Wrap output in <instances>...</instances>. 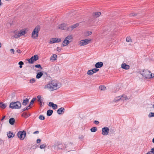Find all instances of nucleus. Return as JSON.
Returning <instances> with one entry per match:
<instances>
[{"instance_id": "aec40b11", "label": "nucleus", "mask_w": 154, "mask_h": 154, "mask_svg": "<svg viewBox=\"0 0 154 154\" xmlns=\"http://www.w3.org/2000/svg\"><path fill=\"white\" fill-rule=\"evenodd\" d=\"M70 42H72V35H69L65 38Z\"/></svg>"}, {"instance_id": "473e14b6", "label": "nucleus", "mask_w": 154, "mask_h": 154, "mask_svg": "<svg viewBox=\"0 0 154 154\" xmlns=\"http://www.w3.org/2000/svg\"><path fill=\"white\" fill-rule=\"evenodd\" d=\"M30 106L29 105L28 106L22 109L21 111L22 112H23L24 111H25L26 110H28V109H29L30 108Z\"/></svg>"}, {"instance_id": "2f4dec72", "label": "nucleus", "mask_w": 154, "mask_h": 154, "mask_svg": "<svg viewBox=\"0 0 154 154\" xmlns=\"http://www.w3.org/2000/svg\"><path fill=\"white\" fill-rule=\"evenodd\" d=\"M36 100V98H33L30 102V103L29 104V106H30L31 105L33 104V103H34V101Z\"/></svg>"}, {"instance_id": "a18cd8bd", "label": "nucleus", "mask_w": 154, "mask_h": 154, "mask_svg": "<svg viewBox=\"0 0 154 154\" xmlns=\"http://www.w3.org/2000/svg\"><path fill=\"white\" fill-rule=\"evenodd\" d=\"M137 15V14L135 13H132L130 14V15L131 17H134Z\"/></svg>"}, {"instance_id": "0eeeda50", "label": "nucleus", "mask_w": 154, "mask_h": 154, "mask_svg": "<svg viewBox=\"0 0 154 154\" xmlns=\"http://www.w3.org/2000/svg\"><path fill=\"white\" fill-rule=\"evenodd\" d=\"M91 41V39H85L82 40L79 42V45L80 46H84L89 44Z\"/></svg>"}, {"instance_id": "680f3d73", "label": "nucleus", "mask_w": 154, "mask_h": 154, "mask_svg": "<svg viewBox=\"0 0 154 154\" xmlns=\"http://www.w3.org/2000/svg\"><path fill=\"white\" fill-rule=\"evenodd\" d=\"M17 52L18 53H20L21 52L20 50H17Z\"/></svg>"}, {"instance_id": "ddd939ff", "label": "nucleus", "mask_w": 154, "mask_h": 154, "mask_svg": "<svg viewBox=\"0 0 154 154\" xmlns=\"http://www.w3.org/2000/svg\"><path fill=\"white\" fill-rule=\"evenodd\" d=\"M7 135L9 138H11V137H13L14 136L15 134L9 131V132L7 133Z\"/></svg>"}, {"instance_id": "6ab92c4d", "label": "nucleus", "mask_w": 154, "mask_h": 154, "mask_svg": "<svg viewBox=\"0 0 154 154\" xmlns=\"http://www.w3.org/2000/svg\"><path fill=\"white\" fill-rule=\"evenodd\" d=\"M7 106V105L6 104L2 102H0V107L1 108L3 109H5Z\"/></svg>"}, {"instance_id": "72a5a7b5", "label": "nucleus", "mask_w": 154, "mask_h": 154, "mask_svg": "<svg viewBox=\"0 0 154 154\" xmlns=\"http://www.w3.org/2000/svg\"><path fill=\"white\" fill-rule=\"evenodd\" d=\"M99 89L101 91H104L106 89V88L105 86H101L99 87Z\"/></svg>"}, {"instance_id": "bf43d9fd", "label": "nucleus", "mask_w": 154, "mask_h": 154, "mask_svg": "<svg viewBox=\"0 0 154 154\" xmlns=\"http://www.w3.org/2000/svg\"><path fill=\"white\" fill-rule=\"evenodd\" d=\"M39 132L38 131H35V132H34L33 133V134H38Z\"/></svg>"}, {"instance_id": "f03ea898", "label": "nucleus", "mask_w": 154, "mask_h": 154, "mask_svg": "<svg viewBox=\"0 0 154 154\" xmlns=\"http://www.w3.org/2000/svg\"><path fill=\"white\" fill-rule=\"evenodd\" d=\"M140 73L142 75L143 77L146 79H150L154 77V74H152L148 70H144L142 72H140Z\"/></svg>"}, {"instance_id": "338daca9", "label": "nucleus", "mask_w": 154, "mask_h": 154, "mask_svg": "<svg viewBox=\"0 0 154 154\" xmlns=\"http://www.w3.org/2000/svg\"><path fill=\"white\" fill-rule=\"evenodd\" d=\"M2 47V43H1L0 42V48L1 47Z\"/></svg>"}, {"instance_id": "f3484780", "label": "nucleus", "mask_w": 154, "mask_h": 154, "mask_svg": "<svg viewBox=\"0 0 154 154\" xmlns=\"http://www.w3.org/2000/svg\"><path fill=\"white\" fill-rule=\"evenodd\" d=\"M57 57V55L56 54H53L52 56L51 57L50 60L54 61L56 60Z\"/></svg>"}, {"instance_id": "c9c22d12", "label": "nucleus", "mask_w": 154, "mask_h": 154, "mask_svg": "<svg viewBox=\"0 0 154 154\" xmlns=\"http://www.w3.org/2000/svg\"><path fill=\"white\" fill-rule=\"evenodd\" d=\"M35 79L34 78L32 79L29 80V82L30 83L32 84L34 83L35 82Z\"/></svg>"}, {"instance_id": "e433bc0d", "label": "nucleus", "mask_w": 154, "mask_h": 154, "mask_svg": "<svg viewBox=\"0 0 154 154\" xmlns=\"http://www.w3.org/2000/svg\"><path fill=\"white\" fill-rule=\"evenodd\" d=\"M92 70L93 73H96L99 70V69L97 68H94Z\"/></svg>"}, {"instance_id": "37998d69", "label": "nucleus", "mask_w": 154, "mask_h": 154, "mask_svg": "<svg viewBox=\"0 0 154 154\" xmlns=\"http://www.w3.org/2000/svg\"><path fill=\"white\" fill-rule=\"evenodd\" d=\"M84 136L83 135H80L79 137V138L80 140L83 141L84 139Z\"/></svg>"}, {"instance_id": "774afa93", "label": "nucleus", "mask_w": 154, "mask_h": 154, "mask_svg": "<svg viewBox=\"0 0 154 154\" xmlns=\"http://www.w3.org/2000/svg\"><path fill=\"white\" fill-rule=\"evenodd\" d=\"M152 107L154 109V104L152 105Z\"/></svg>"}, {"instance_id": "0e129e2a", "label": "nucleus", "mask_w": 154, "mask_h": 154, "mask_svg": "<svg viewBox=\"0 0 154 154\" xmlns=\"http://www.w3.org/2000/svg\"><path fill=\"white\" fill-rule=\"evenodd\" d=\"M42 101H41V103H40V106H42Z\"/></svg>"}, {"instance_id": "f8f14e48", "label": "nucleus", "mask_w": 154, "mask_h": 154, "mask_svg": "<svg viewBox=\"0 0 154 154\" xmlns=\"http://www.w3.org/2000/svg\"><path fill=\"white\" fill-rule=\"evenodd\" d=\"M130 67V66L129 65H127L125 63H122L121 65V68L125 70L129 69Z\"/></svg>"}, {"instance_id": "7ed1b4c3", "label": "nucleus", "mask_w": 154, "mask_h": 154, "mask_svg": "<svg viewBox=\"0 0 154 154\" xmlns=\"http://www.w3.org/2000/svg\"><path fill=\"white\" fill-rule=\"evenodd\" d=\"M21 104L19 101L12 102L10 103L9 107L12 109H19L21 108Z\"/></svg>"}, {"instance_id": "a878e982", "label": "nucleus", "mask_w": 154, "mask_h": 154, "mask_svg": "<svg viewBox=\"0 0 154 154\" xmlns=\"http://www.w3.org/2000/svg\"><path fill=\"white\" fill-rule=\"evenodd\" d=\"M121 100H128V98L125 95H123L122 96H121Z\"/></svg>"}, {"instance_id": "6e6552de", "label": "nucleus", "mask_w": 154, "mask_h": 154, "mask_svg": "<svg viewBox=\"0 0 154 154\" xmlns=\"http://www.w3.org/2000/svg\"><path fill=\"white\" fill-rule=\"evenodd\" d=\"M38 59V57L37 55H35L32 56L31 58L28 60V62L30 63H33L34 62Z\"/></svg>"}, {"instance_id": "69168bd1", "label": "nucleus", "mask_w": 154, "mask_h": 154, "mask_svg": "<svg viewBox=\"0 0 154 154\" xmlns=\"http://www.w3.org/2000/svg\"><path fill=\"white\" fill-rule=\"evenodd\" d=\"M152 142L153 143H154V137L153 138L152 140Z\"/></svg>"}, {"instance_id": "09e8293b", "label": "nucleus", "mask_w": 154, "mask_h": 154, "mask_svg": "<svg viewBox=\"0 0 154 154\" xmlns=\"http://www.w3.org/2000/svg\"><path fill=\"white\" fill-rule=\"evenodd\" d=\"M93 123L94 124L97 125L99 124V122L98 121L95 120V121H94Z\"/></svg>"}, {"instance_id": "13d9d810", "label": "nucleus", "mask_w": 154, "mask_h": 154, "mask_svg": "<svg viewBox=\"0 0 154 154\" xmlns=\"http://www.w3.org/2000/svg\"><path fill=\"white\" fill-rule=\"evenodd\" d=\"M57 51L59 52H60V51H61V49L60 48L58 47H57Z\"/></svg>"}, {"instance_id": "2eb2a0df", "label": "nucleus", "mask_w": 154, "mask_h": 154, "mask_svg": "<svg viewBox=\"0 0 154 154\" xmlns=\"http://www.w3.org/2000/svg\"><path fill=\"white\" fill-rule=\"evenodd\" d=\"M65 109L63 107H61L58 109L57 110V112L59 114H61L62 112H64Z\"/></svg>"}, {"instance_id": "c03bdc74", "label": "nucleus", "mask_w": 154, "mask_h": 154, "mask_svg": "<svg viewBox=\"0 0 154 154\" xmlns=\"http://www.w3.org/2000/svg\"><path fill=\"white\" fill-rule=\"evenodd\" d=\"M46 147V145L45 144H43L42 145H41L40 146V148L41 149H43Z\"/></svg>"}, {"instance_id": "49530a36", "label": "nucleus", "mask_w": 154, "mask_h": 154, "mask_svg": "<svg viewBox=\"0 0 154 154\" xmlns=\"http://www.w3.org/2000/svg\"><path fill=\"white\" fill-rule=\"evenodd\" d=\"M56 38V43L60 42L61 41V39L58 38Z\"/></svg>"}, {"instance_id": "3c124183", "label": "nucleus", "mask_w": 154, "mask_h": 154, "mask_svg": "<svg viewBox=\"0 0 154 154\" xmlns=\"http://www.w3.org/2000/svg\"><path fill=\"white\" fill-rule=\"evenodd\" d=\"M54 103L53 102H50L49 103L48 106H49L52 107V106L54 105Z\"/></svg>"}, {"instance_id": "864d4df0", "label": "nucleus", "mask_w": 154, "mask_h": 154, "mask_svg": "<svg viewBox=\"0 0 154 154\" xmlns=\"http://www.w3.org/2000/svg\"><path fill=\"white\" fill-rule=\"evenodd\" d=\"M10 51L13 54H14V50L13 49H10Z\"/></svg>"}, {"instance_id": "c756f323", "label": "nucleus", "mask_w": 154, "mask_h": 154, "mask_svg": "<svg viewBox=\"0 0 154 154\" xmlns=\"http://www.w3.org/2000/svg\"><path fill=\"white\" fill-rule=\"evenodd\" d=\"M30 114H29L28 115V114H27L26 113H23L22 115V116L24 117L25 118H27L29 116H30Z\"/></svg>"}, {"instance_id": "8fccbe9b", "label": "nucleus", "mask_w": 154, "mask_h": 154, "mask_svg": "<svg viewBox=\"0 0 154 154\" xmlns=\"http://www.w3.org/2000/svg\"><path fill=\"white\" fill-rule=\"evenodd\" d=\"M150 152V153L151 154V153H152V154H154V147L151 149V151H149Z\"/></svg>"}, {"instance_id": "7c9ffc66", "label": "nucleus", "mask_w": 154, "mask_h": 154, "mask_svg": "<svg viewBox=\"0 0 154 154\" xmlns=\"http://www.w3.org/2000/svg\"><path fill=\"white\" fill-rule=\"evenodd\" d=\"M87 74L89 75H91L93 74L92 70V69L88 70L87 72Z\"/></svg>"}, {"instance_id": "1a4fd4ad", "label": "nucleus", "mask_w": 154, "mask_h": 154, "mask_svg": "<svg viewBox=\"0 0 154 154\" xmlns=\"http://www.w3.org/2000/svg\"><path fill=\"white\" fill-rule=\"evenodd\" d=\"M109 128L107 127H105L102 128V134L104 136L107 135L109 132Z\"/></svg>"}, {"instance_id": "4468645a", "label": "nucleus", "mask_w": 154, "mask_h": 154, "mask_svg": "<svg viewBox=\"0 0 154 154\" xmlns=\"http://www.w3.org/2000/svg\"><path fill=\"white\" fill-rule=\"evenodd\" d=\"M69 43V42L68 41L66 38H65L63 42L62 45L64 47L67 45Z\"/></svg>"}, {"instance_id": "052dcab7", "label": "nucleus", "mask_w": 154, "mask_h": 154, "mask_svg": "<svg viewBox=\"0 0 154 154\" xmlns=\"http://www.w3.org/2000/svg\"><path fill=\"white\" fill-rule=\"evenodd\" d=\"M4 143L3 140L0 139V144Z\"/></svg>"}, {"instance_id": "58836bf2", "label": "nucleus", "mask_w": 154, "mask_h": 154, "mask_svg": "<svg viewBox=\"0 0 154 154\" xmlns=\"http://www.w3.org/2000/svg\"><path fill=\"white\" fill-rule=\"evenodd\" d=\"M35 67L37 68H40L41 69H42V67H41L40 64L36 65L35 66Z\"/></svg>"}, {"instance_id": "39448f33", "label": "nucleus", "mask_w": 154, "mask_h": 154, "mask_svg": "<svg viewBox=\"0 0 154 154\" xmlns=\"http://www.w3.org/2000/svg\"><path fill=\"white\" fill-rule=\"evenodd\" d=\"M26 33V31L24 30H20L17 33L14 35L12 36V38H18L24 35Z\"/></svg>"}, {"instance_id": "c85d7f7f", "label": "nucleus", "mask_w": 154, "mask_h": 154, "mask_svg": "<svg viewBox=\"0 0 154 154\" xmlns=\"http://www.w3.org/2000/svg\"><path fill=\"white\" fill-rule=\"evenodd\" d=\"M91 132H94L97 130V128L96 127H93L91 129Z\"/></svg>"}, {"instance_id": "bb28decb", "label": "nucleus", "mask_w": 154, "mask_h": 154, "mask_svg": "<svg viewBox=\"0 0 154 154\" xmlns=\"http://www.w3.org/2000/svg\"><path fill=\"white\" fill-rule=\"evenodd\" d=\"M37 100L39 103H41V101H43L41 99V96L40 95H38L37 96Z\"/></svg>"}, {"instance_id": "9b49d317", "label": "nucleus", "mask_w": 154, "mask_h": 154, "mask_svg": "<svg viewBox=\"0 0 154 154\" xmlns=\"http://www.w3.org/2000/svg\"><path fill=\"white\" fill-rule=\"evenodd\" d=\"M103 65V63L102 62H99L97 63L95 65V66L96 68H100Z\"/></svg>"}, {"instance_id": "ea45409f", "label": "nucleus", "mask_w": 154, "mask_h": 154, "mask_svg": "<svg viewBox=\"0 0 154 154\" xmlns=\"http://www.w3.org/2000/svg\"><path fill=\"white\" fill-rule=\"evenodd\" d=\"M149 117H154V112H150L148 115Z\"/></svg>"}, {"instance_id": "f257e3e1", "label": "nucleus", "mask_w": 154, "mask_h": 154, "mask_svg": "<svg viewBox=\"0 0 154 154\" xmlns=\"http://www.w3.org/2000/svg\"><path fill=\"white\" fill-rule=\"evenodd\" d=\"M59 82L56 80H53L44 87L45 89H48L51 91L60 88Z\"/></svg>"}, {"instance_id": "5701e85b", "label": "nucleus", "mask_w": 154, "mask_h": 154, "mask_svg": "<svg viewBox=\"0 0 154 154\" xmlns=\"http://www.w3.org/2000/svg\"><path fill=\"white\" fill-rule=\"evenodd\" d=\"M43 74L42 72H38L36 75L37 79H38L40 78L42 75Z\"/></svg>"}, {"instance_id": "4be33fe9", "label": "nucleus", "mask_w": 154, "mask_h": 154, "mask_svg": "<svg viewBox=\"0 0 154 154\" xmlns=\"http://www.w3.org/2000/svg\"><path fill=\"white\" fill-rule=\"evenodd\" d=\"M53 112V111L51 109L48 110L47 112V115L48 116H51Z\"/></svg>"}, {"instance_id": "4d7b16f0", "label": "nucleus", "mask_w": 154, "mask_h": 154, "mask_svg": "<svg viewBox=\"0 0 154 154\" xmlns=\"http://www.w3.org/2000/svg\"><path fill=\"white\" fill-rule=\"evenodd\" d=\"M41 140L40 139H37V140H36L37 143H40L41 142Z\"/></svg>"}, {"instance_id": "4c0bfd02", "label": "nucleus", "mask_w": 154, "mask_h": 154, "mask_svg": "<svg viewBox=\"0 0 154 154\" xmlns=\"http://www.w3.org/2000/svg\"><path fill=\"white\" fill-rule=\"evenodd\" d=\"M18 64L20 65V68H21L22 67V65L24 64V63L22 61H20L19 62Z\"/></svg>"}, {"instance_id": "a211bd4d", "label": "nucleus", "mask_w": 154, "mask_h": 154, "mask_svg": "<svg viewBox=\"0 0 154 154\" xmlns=\"http://www.w3.org/2000/svg\"><path fill=\"white\" fill-rule=\"evenodd\" d=\"M15 119L14 118H11L9 120V122L11 125H13L15 122Z\"/></svg>"}, {"instance_id": "dca6fc26", "label": "nucleus", "mask_w": 154, "mask_h": 154, "mask_svg": "<svg viewBox=\"0 0 154 154\" xmlns=\"http://www.w3.org/2000/svg\"><path fill=\"white\" fill-rule=\"evenodd\" d=\"M101 13L99 12H97L94 13L93 16L94 17L97 18L98 17L101 15Z\"/></svg>"}, {"instance_id": "20e7f679", "label": "nucleus", "mask_w": 154, "mask_h": 154, "mask_svg": "<svg viewBox=\"0 0 154 154\" xmlns=\"http://www.w3.org/2000/svg\"><path fill=\"white\" fill-rule=\"evenodd\" d=\"M40 29V27L39 26H37L35 27L32 33V36L33 38L34 39L37 38L38 36V33Z\"/></svg>"}, {"instance_id": "603ef678", "label": "nucleus", "mask_w": 154, "mask_h": 154, "mask_svg": "<svg viewBox=\"0 0 154 154\" xmlns=\"http://www.w3.org/2000/svg\"><path fill=\"white\" fill-rule=\"evenodd\" d=\"M92 34V32H88L86 33V36H88L89 35H91Z\"/></svg>"}, {"instance_id": "412c9836", "label": "nucleus", "mask_w": 154, "mask_h": 154, "mask_svg": "<svg viewBox=\"0 0 154 154\" xmlns=\"http://www.w3.org/2000/svg\"><path fill=\"white\" fill-rule=\"evenodd\" d=\"M29 102V100L27 98H26L23 100V101L22 103L23 105L24 106H26Z\"/></svg>"}, {"instance_id": "e2e57ef3", "label": "nucleus", "mask_w": 154, "mask_h": 154, "mask_svg": "<svg viewBox=\"0 0 154 154\" xmlns=\"http://www.w3.org/2000/svg\"><path fill=\"white\" fill-rule=\"evenodd\" d=\"M82 119H83H83H86V118L85 117H83L82 118Z\"/></svg>"}, {"instance_id": "b1692460", "label": "nucleus", "mask_w": 154, "mask_h": 154, "mask_svg": "<svg viewBox=\"0 0 154 154\" xmlns=\"http://www.w3.org/2000/svg\"><path fill=\"white\" fill-rule=\"evenodd\" d=\"M121 96H119L116 97L113 100V102H116L119 101L120 100H121Z\"/></svg>"}, {"instance_id": "f704fd0d", "label": "nucleus", "mask_w": 154, "mask_h": 154, "mask_svg": "<svg viewBox=\"0 0 154 154\" xmlns=\"http://www.w3.org/2000/svg\"><path fill=\"white\" fill-rule=\"evenodd\" d=\"M126 41L127 42H131L132 41L131 38L130 37H128L126 38Z\"/></svg>"}, {"instance_id": "79ce46f5", "label": "nucleus", "mask_w": 154, "mask_h": 154, "mask_svg": "<svg viewBox=\"0 0 154 154\" xmlns=\"http://www.w3.org/2000/svg\"><path fill=\"white\" fill-rule=\"evenodd\" d=\"M39 119L41 120H43L45 119V117L42 115H40L39 116Z\"/></svg>"}, {"instance_id": "a19ab883", "label": "nucleus", "mask_w": 154, "mask_h": 154, "mask_svg": "<svg viewBox=\"0 0 154 154\" xmlns=\"http://www.w3.org/2000/svg\"><path fill=\"white\" fill-rule=\"evenodd\" d=\"M53 109H57V104H54V105L52 107Z\"/></svg>"}, {"instance_id": "cd10ccee", "label": "nucleus", "mask_w": 154, "mask_h": 154, "mask_svg": "<svg viewBox=\"0 0 154 154\" xmlns=\"http://www.w3.org/2000/svg\"><path fill=\"white\" fill-rule=\"evenodd\" d=\"M50 44L54 43H56L55 38H52L50 39V42H49Z\"/></svg>"}, {"instance_id": "5fc2aeb1", "label": "nucleus", "mask_w": 154, "mask_h": 154, "mask_svg": "<svg viewBox=\"0 0 154 154\" xmlns=\"http://www.w3.org/2000/svg\"><path fill=\"white\" fill-rule=\"evenodd\" d=\"M5 116H4L1 119V121L2 122L3 120L5 118ZM3 123L2 122V124H1V125H3Z\"/></svg>"}, {"instance_id": "9d476101", "label": "nucleus", "mask_w": 154, "mask_h": 154, "mask_svg": "<svg viewBox=\"0 0 154 154\" xmlns=\"http://www.w3.org/2000/svg\"><path fill=\"white\" fill-rule=\"evenodd\" d=\"M67 24L66 23H63L58 25V28L62 30H66L67 31Z\"/></svg>"}, {"instance_id": "423d86ee", "label": "nucleus", "mask_w": 154, "mask_h": 154, "mask_svg": "<svg viewBox=\"0 0 154 154\" xmlns=\"http://www.w3.org/2000/svg\"><path fill=\"white\" fill-rule=\"evenodd\" d=\"M26 132L24 130L23 131H19L17 134L18 137L20 140H23L26 137Z\"/></svg>"}, {"instance_id": "6e6d98bb", "label": "nucleus", "mask_w": 154, "mask_h": 154, "mask_svg": "<svg viewBox=\"0 0 154 154\" xmlns=\"http://www.w3.org/2000/svg\"><path fill=\"white\" fill-rule=\"evenodd\" d=\"M15 96V94L14 93H13L11 94V98H14Z\"/></svg>"}, {"instance_id": "de8ad7c7", "label": "nucleus", "mask_w": 154, "mask_h": 154, "mask_svg": "<svg viewBox=\"0 0 154 154\" xmlns=\"http://www.w3.org/2000/svg\"><path fill=\"white\" fill-rule=\"evenodd\" d=\"M79 23H77L76 24H74L72 25H73V27H74V28H75L77 27H78L79 26Z\"/></svg>"}, {"instance_id": "393cba45", "label": "nucleus", "mask_w": 154, "mask_h": 154, "mask_svg": "<svg viewBox=\"0 0 154 154\" xmlns=\"http://www.w3.org/2000/svg\"><path fill=\"white\" fill-rule=\"evenodd\" d=\"M74 29V27H73V25L70 26L69 27H68L67 28V31H72Z\"/></svg>"}]
</instances>
